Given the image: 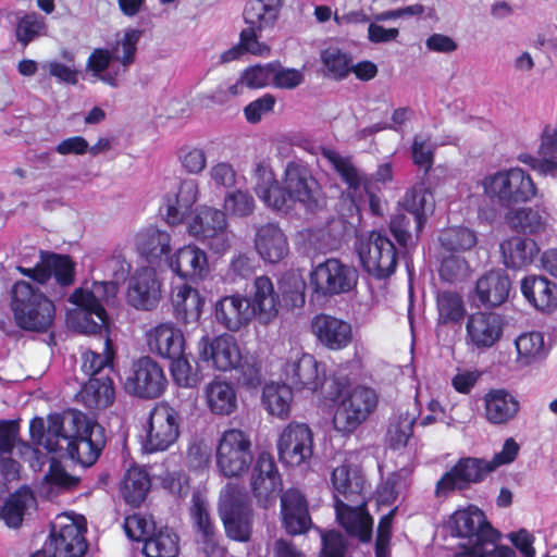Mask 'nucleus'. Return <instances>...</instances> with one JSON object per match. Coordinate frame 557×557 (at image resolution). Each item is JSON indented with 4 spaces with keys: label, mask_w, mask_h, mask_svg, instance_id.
<instances>
[{
    "label": "nucleus",
    "mask_w": 557,
    "mask_h": 557,
    "mask_svg": "<svg viewBox=\"0 0 557 557\" xmlns=\"http://www.w3.org/2000/svg\"><path fill=\"white\" fill-rule=\"evenodd\" d=\"M539 154L541 156L539 171L557 178V127L550 125L544 127Z\"/></svg>",
    "instance_id": "obj_51"
},
{
    "label": "nucleus",
    "mask_w": 557,
    "mask_h": 557,
    "mask_svg": "<svg viewBox=\"0 0 557 557\" xmlns=\"http://www.w3.org/2000/svg\"><path fill=\"white\" fill-rule=\"evenodd\" d=\"M321 61L330 77L342 81L350 73L352 57L338 48L329 47L321 52Z\"/></svg>",
    "instance_id": "obj_56"
},
{
    "label": "nucleus",
    "mask_w": 557,
    "mask_h": 557,
    "mask_svg": "<svg viewBox=\"0 0 557 557\" xmlns=\"http://www.w3.org/2000/svg\"><path fill=\"white\" fill-rule=\"evenodd\" d=\"M166 385L168 380L160 364L145 356L133 362L124 387L136 397L154 399L164 393Z\"/></svg>",
    "instance_id": "obj_12"
},
{
    "label": "nucleus",
    "mask_w": 557,
    "mask_h": 557,
    "mask_svg": "<svg viewBox=\"0 0 557 557\" xmlns=\"http://www.w3.org/2000/svg\"><path fill=\"white\" fill-rule=\"evenodd\" d=\"M505 320L496 312L471 313L466 323V338L478 349L493 347L503 336Z\"/></svg>",
    "instance_id": "obj_22"
},
{
    "label": "nucleus",
    "mask_w": 557,
    "mask_h": 557,
    "mask_svg": "<svg viewBox=\"0 0 557 557\" xmlns=\"http://www.w3.org/2000/svg\"><path fill=\"white\" fill-rule=\"evenodd\" d=\"M138 253L151 265H160L162 258L169 260L171 251V235L157 227H147L136 236Z\"/></svg>",
    "instance_id": "obj_37"
},
{
    "label": "nucleus",
    "mask_w": 557,
    "mask_h": 557,
    "mask_svg": "<svg viewBox=\"0 0 557 557\" xmlns=\"http://www.w3.org/2000/svg\"><path fill=\"white\" fill-rule=\"evenodd\" d=\"M111 341H106V354L87 350L82 356V370L89 377L110 375L113 367V351L110 349Z\"/></svg>",
    "instance_id": "obj_54"
},
{
    "label": "nucleus",
    "mask_w": 557,
    "mask_h": 557,
    "mask_svg": "<svg viewBox=\"0 0 557 557\" xmlns=\"http://www.w3.org/2000/svg\"><path fill=\"white\" fill-rule=\"evenodd\" d=\"M518 357L525 364L544 356L545 343L544 336L540 332H529L521 334L515 342Z\"/></svg>",
    "instance_id": "obj_58"
},
{
    "label": "nucleus",
    "mask_w": 557,
    "mask_h": 557,
    "mask_svg": "<svg viewBox=\"0 0 557 557\" xmlns=\"http://www.w3.org/2000/svg\"><path fill=\"white\" fill-rule=\"evenodd\" d=\"M143 35V30L137 28H129L125 30L121 40L116 41L115 47L112 48L114 61L127 70L136 60L137 45Z\"/></svg>",
    "instance_id": "obj_57"
},
{
    "label": "nucleus",
    "mask_w": 557,
    "mask_h": 557,
    "mask_svg": "<svg viewBox=\"0 0 557 557\" xmlns=\"http://www.w3.org/2000/svg\"><path fill=\"white\" fill-rule=\"evenodd\" d=\"M170 269L181 278L198 282L209 273L207 253L196 245H186L169 258Z\"/></svg>",
    "instance_id": "obj_29"
},
{
    "label": "nucleus",
    "mask_w": 557,
    "mask_h": 557,
    "mask_svg": "<svg viewBox=\"0 0 557 557\" xmlns=\"http://www.w3.org/2000/svg\"><path fill=\"white\" fill-rule=\"evenodd\" d=\"M283 0H251L244 9V20L247 25L259 30L272 28L278 17Z\"/></svg>",
    "instance_id": "obj_46"
},
{
    "label": "nucleus",
    "mask_w": 557,
    "mask_h": 557,
    "mask_svg": "<svg viewBox=\"0 0 557 557\" xmlns=\"http://www.w3.org/2000/svg\"><path fill=\"white\" fill-rule=\"evenodd\" d=\"M35 504L36 497L30 487L21 486L5 499L0 509V518L9 528H20L27 508Z\"/></svg>",
    "instance_id": "obj_43"
},
{
    "label": "nucleus",
    "mask_w": 557,
    "mask_h": 557,
    "mask_svg": "<svg viewBox=\"0 0 557 557\" xmlns=\"http://www.w3.org/2000/svg\"><path fill=\"white\" fill-rule=\"evenodd\" d=\"M250 308L253 315L259 314L264 320L274 318L278 312L280 295L275 292L271 278L267 275L257 276L253 281Z\"/></svg>",
    "instance_id": "obj_41"
},
{
    "label": "nucleus",
    "mask_w": 557,
    "mask_h": 557,
    "mask_svg": "<svg viewBox=\"0 0 557 557\" xmlns=\"http://www.w3.org/2000/svg\"><path fill=\"white\" fill-rule=\"evenodd\" d=\"M214 317L224 329L237 332L249 324L253 318V309L245 296L234 294L224 296L215 302Z\"/></svg>",
    "instance_id": "obj_30"
},
{
    "label": "nucleus",
    "mask_w": 557,
    "mask_h": 557,
    "mask_svg": "<svg viewBox=\"0 0 557 557\" xmlns=\"http://www.w3.org/2000/svg\"><path fill=\"white\" fill-rule=\"evenodd\" d=\"M223 208L225 215L246 218L253 213L256 202L248 190L236 189L225 195Z\"/></svg>",
    "instance_id": "obj_59"
},
{
    "label": "nucleus",
    "mask_w": 557,
    "mask_h": 557,
    "mask_svg": "<svg viewBox=\"0 0 557 557\" xmlns=\"http://www.w3.org/2000/svg\"><path fill=\"white\" fill-rule=\"evenodd\" d=\"M180 419L169 404H156L149 412L143 449L148 454L168 450L180 436Z\"/></svg>",
    "instance_id": "obj_10"
},
{
    "label": "nucleus",
    "mask_w": 557,
    "mask_h": 557,
    "mask_svg": "<svg viewBox=\"0 0 557 557\" xmlns=\"http://www.w3.org/2000/svg\"><path fill=\"white\" fill-rule=\"evenodd\" d=\"M331 482L336 492L351 504H357L362 497L363 479L360 475L350 476V468L347 465L336 467L331 474Z\"/></svg>",
    "instance_id": "obj_49"
},
{
    "label": "nucleus",
    "mask_w": 557,
    "mask_h": 557,
    "mask_svg": "<svg viewBox=\"0 0 557 557\" xmlns=\"http://www.w3.org/2000/svg\"><path fill=\"white\" fill-rule=\"evenodd\" d=\"M289 380L296 388H306L314 392L323 386L324 374L320 373L319 363L312 355L302 354L292 364Z\"/></svg>",
    "instance_id": "obj_45"
},
{
    "label": "nucleus",
    "mask_w": 557,
    "mask_h": 557,
    "mask_svg": "<svg viewBox=\"0 0 557 557\" xmlns=\"http://www.w3.org/2000/svg\"><path fill=\"white\" fill-rule=\"evenodd\" d=\"M311 332L324 348L332 351L344 350L354 339L349 322L325 313L312 319Z\"/></svg>",
    "instance_id": "obj_23"
},
{
    "label": "nucleus",
    "mask_w": 557,
    "mask_h": 557,
    "mask_svg": "<svg viewBox=\"0 0 557 557\" xmlns=\"http://www.w3.org/2000/svg\"><path fill=\"white\" fill-rule=\"evenodd\" d=\"M281 522L288 535H302L312 528V518L307 496L296 487H289L280 495Z\"/></svg>",
    "instance_id": "obj_18"
},
{
    "label": "nucleus",
    "mask_w": 557,
    "mask_h": 557,
    "mask_svg": "<svg viewBox=\"0 0 557 557\" xmlns=\"http://www.w3.org/2000/svg\"><path fill=\"white\" fill-rule=\"evenodd\" d=\"M193 528L198 535V543L207 557H224L227 553L221 535L212 520L208 504L198 495L193 496L189 509Z\"/></svg>",
    "instance_id": "obj_19"
},
{
    "label": "nucleus",
    "mask_w": 557,
    "mask_h": 557,
    "mask_svg": "<svg viewBox=\"0 0 557 557\" xmlns=\"http://www.w3.org/2000/svg\"><path fill=\"white\" fill-rule=\"evenodd\" d=\"M437 322L442 325L460 323L466 315L462 297L457 292L443 290L436 296Z\"/></svg>",
    "instance_id": "obj_50"
},
{
    "label": "nucleus",
    "mask_w": 557,
    "mask_h": 557,
    "mask_svg": "<svg viewBox=\"0 0 557 557\" xmlns=\"http://www.w3.org/2000/svg\"><path fill=\"white\" fill-rule=\"evenodd\" d=\"M180 542V536L173 529L152 524L151 533L145 539L143 554L146 557H178Z\"/></svg>",
    "instance_id": "obj_42"
},
{
    "label": "nucleus",
    "mask_w": 557,
    "mask_h": 557,
    "mask_svg": "<svg viewBox=\"0 0 557 557\" xmlns=\"http://www.w3.org/2000/svg\"><path fill=\"white\" fill-rule=\"evenodd\" d=\"M275 62L256 64L246 67L240 74V82L250 89H259L272 84Z\"/></svg>",
    "instance_id": "obj_63"
},
{
    "label": "nucleus",
    "mask_w": 557,
    "mask_h": 557,
    "mask_svg": "<svg viewBox=\"0 0 557 557\" xmlns=\"http://www.w3.org/2000/svg\"><path fill=\"white\" fill-rule=\"evenodd\" d=\"M70 300L82 309V326L86 333L97 334L102 327L108 326V313L94 290L77 288L72 293Z\"/></svg>",
    "instance_id": "obj_33"
},
{
    "label": "nucleus",
    "mask_w": 557,
    "mask_h": 557,
    "mask_svg": "<svg viewBox=\"0 0 557 557\" xmlns=\"http://www.w3.org/2000/svg\"><path fill=\"white\" fill-rule=\"evenodd\" d=\"M503 263L507 269L521 270L535 260L540 253V247L534 239L511 236L499 245Z\"/></svg>",
    "instance_id": "obj_36"
},
{
    "label": "nucleus",
    "mask_w": 557,
    "mask_h": 557,
    "mask_svg": "<svg viewBox=\"0 0 557 557\" xmlns=\"http://www.w3.org/2000/svg\"><path fill=\"white\" fill-rule=\"evenodd\" d=\"M485 419L495 425L506 424L520 410L519 400L505 388H492L483 397Z\"/></svg>",
    "instance_id": "obj_34"
},
{
    "label": "nucleus",
    "mask_w": 557,
    "mask_h": 557,
    "mask_svg": "<svg viewBox=\"0 0 557 557\" xmlns=\"http://www.w3.org/2000/svg\"><path fill=\"white\" fill-rule=\"evenodd\" d=\"M359 499L351 506L334 495L336 519L349 535L357 536L362 543H368L372 537L373 520L366 510L364 497Z\"/></svg>",
    "instance_id": "obj_27"
},
{
    "label": "nucleus",
    "mask_w": 557,
    "mask_h": 557,
    "mask_svg": "<svg viewBox=\"0 0 557 557\" xmlns=\"http://www.w3.org/2000/svg\"><path fill=\"white\" fill-rule=\"evenodd\" d=\"M205 397L208 409L216 416H230L237 409V393L234 385L219 377H214L205 387Z\"/></svg>",
    "instance_id": "obj_38"
},
{
    "label": "nucleus",
    "mask_w": 557,
    "mask_h": 557,
    "mask_svg": "<svg viewBox=\"0 0 557 557\" xmlns=\"http://www.w3.org/2000/svg\"><path fill=\"white\" fill-rule=\"evenodd\" d=\"M258 182L255 186V193L265 206L277 211H287L290 209L292 199L288 197L286 185H280L272 171L259 163L256 168Z\"/></svg>",
    "instance_id": "obj_35"
},
{
    "label": "nucleus",
    "mask_w": 557,
    "mask_h": 557,
    "mask_svg": "<svg viewBox=\"0 0 557 557\" xmlns=\"http://www.w3.org/2000/svg\"><path fill=\"white\" fill-rule=\"evenodd\" d=\"M521 293L528 302L541 312L557 309V284L544 275H527L521 281Z\"/></svg>",
    "instance_id": "obj_31"
},
{
    "label": "nucleus",
    "mask_w": 557,
    "mask_h": 557,
    "mask_svg": "<svg viewBox=\"0 0 557 557\" xmlns=\"http://www.w3.org/2000/svg\"><path fill=\"white\" fill-rule=\"evenodd\" d=\"M45 28L46 23L41 15L36 12L25 13L16 23V40L23 48H26L33 40L40 36Z\"/></svg>",
    "instance_id": "obj_60"
},
{
    "label": "nucleus",
    "mask_w": 557,
    "mask_h": 557,
    "mask_svg": "<svg viewBox=\"0 0 557 557\" xmlns=\"http://www.w3.org/2000/svg\"><path fill=\"white\" fill-rule=\"evenodd\" d=\"M253 461L250 435L240 429L225 430L216 444L215 465L227 479L240 478L248 472Z\"/></svg>",
    "instance_id": "obj_4"
},
{
    "label": "nucleus",
    "mask_w": 557,
    "mask_h": 557,
    "mask_svg": "<svg viewBox=\"0 0 557 557\" xmlns=\"http://www.w3.org/2000/svg\"><path fill=\"white\" fill-rule=\"evenodd\" d=\"M251 491L257 504L267 509L283 492V484L274 458L267 451L258 455L251 473Z\"/></svg>",
    "instance_id": "obj_17"
},
{
    "label": "nucleus",
    "mask_w": 557,
    "mask_h": 557,
    "mask_svg": "<svg viewBox=\"0 0 557 557\" xmlns=\"http://www.w3.org/2000/svg\"><path fill=\"white\" fill-rule=\"evenodd\" d=\"M199 359L219 371L233 370L242 360V351L234 336L221 334L213 338L205 335L198 342Z\"/></svg>",
    "instance_id": "obj_20"
},
{
    "label": "nucleus",
    "mask_w": 557,
    "mask_h": 557,
    "mask_svg": "<svg viewBox=\"0 0 557 557\" xmlns=\"http://www.w3.org/2000/svg\"><path fill=\"white\" fill-rule=\"evenodd\" d=\"M277 454L282 463L297 467L313 455V433L306 423L292 421L281 432Z\"/></svg>",
    "instance_id": "obj_16"
},
{
    "label": "nucleus",
    "mask_w": 557,
    "mask_h": 557,
    "mask_svg": "<svg viewBox=\"0 0 557 557\" xmlns=\"http://www.w3.org/2000/svg\"><path fill=\"white\" fill-rule=\"evenodd\" d=\"M322 156L330 162L335 173L339 176L343 184L346 186L349 198L355 202L356 197L360 195L362 188L369 198L370 211L373 215H383V206L379 193L381 188L375 186L372 178H368V175L354 164L351 157L342 156L335 150L324 149Z\"/></svg>",
    "instance_id": "obj_7"
},
{
    "label": "nucleus",
    "mask_w": 557,
    "mask_h": 557,
    "mask_svg": "<svg viewBox=\"0 0 557 557\" xmlns=\"http://www.w3.org/2000/svg\"><path fill=\"white\" fill-rule=\"evenodd\" d=\"M226 228L225 212L211 207L199 209L188 224L189 235L214 252H221L227 248Z\"/></svg>",
    "instance_id": "obj_15"
},
{
    "label": "nucleus",
    "mask_w": 557,
    "mask_h": 557,
    "mask_svg": "<svg viewBox=\"0 0 557 557\" xmlns=\"http://www.w3.org/2000/svg\"><path fill=\"white\" fill-rule=\"evenodd\" d=\"M492 468L486 459L478 457H460L456 463L437 480L434 496L446 499L456 491L463 492L473 484L482 483Z\"/></svg>",
    "instance_id": "obj_9"
},
{
    "label": "nucleus",
    "mask_w": 557,
    "mask_h": 557,
    "mask_svg": "<svg viewBox=\"0 0 557 557\" xmlns=\"http://www.w3.org/2000/svg\"><path fill=\"white\" fill-rule=\"evenodd\" d=\"M77 396L88 409H106L114 401L113 380L110 375L89 377Z\"/></svg>",
    "instance_id": "obj_40"
},
{
    "label": "nucleus",
    "mask_w": 557,
    "mask_h": 557,
    "mask_svg": "<svg viewBox=\"0 0 557 557\" xmlns=\"http://www.w3.org/2000/svg\"><path fill=\"white\" fill-rule=\"evenodd\" d=\"M253 248L264 262L276 264L289 255V243L277 222H267L256 228Z\"/></svg>",
    "instance_id": "obj_26"
},
{
    "label": "nucleus",
    "mask_w": 557,
    "mask_h": 557,
    "mask_svg": "<svg viewBox=\"0 0 557 557\" xmlns=\"http://www.w3.org/2000/svg\"><path fill=\"white\" fill-rule=\"evenodd\" d=\"M450 527L457 536L467 537L471 542L487 541L494 546L499 539L498 532L486 520L484 512L473 505L456 510L450 517Z\"/></svg>",
    "instance_id": "obj_21"
},
{
    "label": "nucleus",
    "mask_w": 557,
    "mask_h": 557,
    "mask_svg": "<svg viewBox=\"0 0 557 557\" xmlns=\"http://www.w3.org/2000/svg\"><path fill=\"white\" fill-rule=\"evenodd\" d=\"M161 298V282L151 268L137 270L129 278L126 299L138 310H152Z\"/></svg>",
    "instance_id": "obj_24"
},
{
    "label": "nucleus",
    "mask_w": 557,
    "mask_h": 557,
    "mask_svg": "<svg viewBox=\"0 0 557 557\" xmlns=\"http://www.w3.org/2000/svg\"><path fill=\"white\" fill-rule=\"evenodd\" d=\"M357 282V270L336 258H329L319 263L310 273L313 292L323 297L349 293L356 287Z\"/></svg>",
    "instance_id": "obj_11"
},
{
    "label": "nucleus",
    "mask_w": 557,
    "mask_h": 557,
    "mask_svg": "<svg viewBox=\"0 0 557 557\" xmlns=\"http://www.w3.org/2000/svg\"><path fill=\"white\" fill-rule=\"evenodd\" d=\"M149 350L163 359H177L185 352V337L173 323L163 322L146 333Z\"/></svg>",
    "instance_id": "obj_28"
},
{
    "label": "nucleus",
    "mask_w": 557,
    "mask_h": 557,
    "mask_svg": "<svg viewBox=\"0 0 557 557\" xmlns=\"http://www.w3.org/2000/svg\"><path fill=\"white\" fill-rule=\"evenodd\" d=\"M150 487L148 471L141 467H131L124 474L121 494L126 504L139 507L147 498Z\"/></svg>",
    "instance_id": "obj_44"
},
{
    "label": "nucleus",
    "mask_w": 557,
    "mask_h": 557,
    "mask_svg": "<svg viewBox=\"0 0 557 557\" xmlns=\"http://www.w3.org/2000/svg\"><path fill=\"white\" fill-rule=\"evenodd\" d=\"M438 240L445 250L451 252L470 250L478 243L475 232L465 226H453L444 230Z\"/></svg>",
    "instance_id": "obj_52"
},
{
    "label": "nucleus",
    "mask_w": 557,
    "mask_h": 557,
    "mask_svg": "<svg viewBox=\"0 0 557 557\" xmlns=\"http://www.w3.org/2000/svg\"><path fill=\"white\" fill-rule=\"evenodd\" d=\"M51 276L60 286H71L75 281V263L67 255L50 253Z\"/></svg>",
    "instance_id": "obj_64"
},
{
    "label": "nucleus",
    "mask_w": 557,
    "mask_h": 557,
    "mask_svg": "<svg viewBox=\"0 0 557 557\" xmlns=\"http://www.w3.org/2000/svg\"><path fill=\"white\" fill-rule=\"evenodd\" d=\"M10 308L16 326L25 332L47 333L55 320L54 302L38 286L23 280L12 286Z\"/></svg>",
    "instance_id": "obj_2"
},
{
    "label": "nucleus",
    "mask_w": 557,
    "mask_h": 557,
    "mask_svg": "<svg viewBox=\"0 0 557 557\" xmlns=\"http://www.w3.org/2000/svg\"><path fill=\"white\" fill-rule=\"evenodd\" d=\"M203 304L205 299L198 289L187 284L177 287L172 296L174 317L183 324L197 322L201 317Z\"/></svg>",
    "instance_id": "obj_39"
},
{
    "label": "nucleus",
    "mask_w": 557,
    "mask_h": 557,
    "mask_svg": "<svg viewBox=\"0 0 557 557\" xmlns=\"http://www.w3.org/2000/svg\"><path fill=\"white\" fill-rule=\"evenodd\" d=\"M293 400V389L284 383H270L263 387L262 403L271 416L282 420L289 418Z\"/></svg>",
    "instance_id": "obj_47"
},
{
    "label": "nucleus",
    "mask_w": 557,
    "mask_h": 557,
    "mask_svg": "<svg viewBox=\"0 0 557 557\" xmlns=\"http://www.w3.org/2000/svg\"><path fill=\"white\" fill-rule=\"evenodd\" d=\"M234 369L238 371V382L247 389H257L262 385V361L258 356L242 355V360Z\"/></svg>",
    "instance_id": "obj_55"
},
{
    "label": "nucleus",
    "mask_w": 557,
    "mask_h": 557,
    "mask_svg": "<svg viewBox=\"0 0 557 557\" xmlns=\"http://www.w3.org/2000/svg\"><path fill=\"white\" fill-rule=\"evenodd\" d=\"M86 531L85 525L70 519L64 524H53L44 549L30 557H83L88 549Z\"/></svg>",
    "instance_id": "obj_13"
},
{
    "label": "nucleus",
    "mask_w": 557,
    "mask_h": 557,
    "mask_svg": "<svg viewBox=\"0 0 557 557\" xmlns=\"http://www.w3.org/2000/svg\"><path fill=\"white\" fill-rule=\"evenodd\" d=\"M227 539L247 543L253 531L255 512L250 499L237 485L227 484L218 506Z\"/></svg>",
    "instance_id": "obj_3"
},
{
    "label": "nucleus",
    "mask_w": 557,
    "mask_h": 557,
    "mask_svg": "<svg viewBox=\"0 0 557 557\" xmlns=\"http://www.w3.org/2000/svg\"><path fill=\"white\" fill-rule=\"evenodd\" d=\"M364 271L376 280L391 277L398 264V251L384 231H371L356 247Z\"/></svg>",
    "instance_id": "obj_6"
},
{
    "label": "nucleus",
    "mask_w": 557,
    "mask_h": 557,
    "mask_svg": "<svg viewBox=\"0 0 557 557\" xmlns=\"http://www.w3.org/2000/svg\"><path fill=\"white\" fill-rule=\"evenodd\" d=\"M505 221L518 234L537 235L546 232L550 214L544 206L536 205L509 210Z\"/></svg>",
    "instance_id": "obj_32"
},
{
    "label": "nucleus",
    "mask_w": 557,
    "mask_h": 557,
    "mask_svg": "<svg viewBox=\"0 0 557 557\" xmlns=\"http://www.w3.org/2000/svg\"><path fill=\"white\" fill-rule=\"evenodd\" d=\"M379 396L368 386L357 385L341 394L333 416L334 429L343 434L355 432L376 409Z\"/></svg>",
    "instance_id": "obj_5"
},
{
    "label": "nucleus",
    "mask_w": 557,
    "mask_h": 557,
    "mask_svg": "<svg viewBox=\"0 0 557 557\" xmlns=\"http://www.w3.org/2000/svg\"><path fill=\"white\" fill-rule=\"evenodd\" d=\"M432 199V193L424 187L423 183L408 189L403 198L401 206L408 214L412 215L417 237L425 225L428 203Z\"/></svg>",
    "instance_id": "obj_48"
},
{
    "label": "nucleus",
    "mask_w": 557,
    "mask_h": 557,
    "mask_svg": "<svg viewBox=\"0 0 557 557\" xmlns=\"http://www.w3.org/2000/svg\"><path fill=\"white\" fill-rule=\"evenodd\" d=\"M484 190L498 199L503 207L527 202L535 197L536 186L531 176L520 168L499 171L485 177Z\"/></svg>",
    "instance_id": "obj_8"
},
{
    "label": "nucleus",
    "mask_w": 557,
    "mask_h": 557,
    "mask_svg": "<svg viewBox=\"0 0 557 557\" xmlns=\"http://www.w3.org/2000/svg\"><path fill=\"white\" fill-rule=\"evenodd\" d=\"M408 487L409 481L403 470L393 471L387 474L386 479L376 488L377 503L391 506Z\"/></svg>",
    "instance_id": "obj_53"
},
{
    "label": "nucleus",
    "mask_w": 557,
    "mask_h": 557,
    "mask_svg": "<svg viewBox=\"0 0 557 557\" xmlns=\"http://www.w3.org/2000/svg\"><path fill=\"white\" fill-rule=\"evenodd\" d=\"M292 202H299L307 211L314 212L319 208L321 187L312 175L310 168L301 161L286 164L283 177Z\"/></svg>",
    "instance_id": "obj_14"
},
{
    "label": "nucleus",
    "mask_w": 557,
    "mask_h": 557,
    "mask_svg": "<svg viewBox=\"0 0 557 557\" xmlns=\"http://www.w3.org/2000/svg\"><path fill=\"white\" fill-rule=\"evenodd\" d=\"M171 372L174 382L180 387L195 388L201 380L200 374L193 370L186 352L177 357V359L171 360Z\"/></svg>",
    "instance_id": "obj_62"
},
{
    "label": "nucleus",
    "mask_w": 557,
    "mask_h": 557,
    "mask_svg": "<svg viewBox=\"0 0 557 557\" xmlns=\"http://www.w3.org/2000/svg\"><path fill=\"white\" fill-rule=\"evenodd\" d=\"M435 147L430 143V138L423 139L416 135L412 139L410 156L412 163L423 171V177L429 175L434 164Z\"/></svg>",
    "instance_id": "obj_61"
},
{
    "label": "nucleus",
    "mask_w": 557,
    "mask_h": 557,
    "mask_svg": "<svg viewBox=\"0 0 557 557\" xmlns=\"http://www.w3.org/2000/svg\"><path fill=\"white\" fill-rule=\"evenodd\" d=\"M73 424L75 432L72 436H69L64 432L62 419L60 417L52 419L48 426V437L44 446L49 451H58L59 440H64L67 442L69 456L82 466L90 467L97 462L106 447V430L100 423L83 414L75 416Z\"/></svg>",
    "instance_id": "obj_1"
},
{
    "label": "nucleus",
    "mask_w": 557,
    "mask_h": 557,
    "mask_svg": "<svg viewBox=\"0 0 557 557\" xmlns=\"http://www.w3.org/2000/svg\"><path fill=\"white\" fill-rule=\"evenodd\" d=\"M510 288L509 275L503 269H492L478 278L472 300L478 307L496 308L507 301Z\"/></svg>",
    "instance_id": "obj_25"
}]
</instances>
